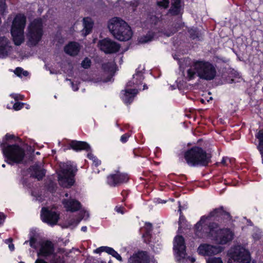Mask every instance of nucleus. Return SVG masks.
Returning <instances> with one entry per match:
<instances>
[{"instance_id":"64","label":"nucleus","mask_w":263,"mask_h":263,"mask_svg":"<svg viewBox=\"0 0 263 263\" xmlns=\"http://www.w3.org/2000/svg\"><path fill=\"white\" fill-rule=\"evenodd\" d=\"M2 166L3 167H4H4H6V165H5V164H3L2 165Z\"/></svg>"},{"instance_id":"45","label":"nucleus","mask_w":263,"mask_h":263,"mask_svg":"<svg viewBox=\"0 0 263 263\" xmlns=\"http://www.w3.org/2000/svg\"><path fill=\"white\" fill-rule=\"evenodd\" d=\"M129 194V191H128V190H123L121 192V195L123 197V199L122 200V202H124L126 201V200L127 199V198Z\"/></svg>"},{"instance_id":"58","label":"nucleus","mask_w":263,"mask_h":263,"mask_svg":"<svg viewBox=\"0 0 263 263\" xmlns=\"http://www.w3.org/2000/svg\"><path fill=\"white\" fill-rule=\"evenodd\" d=\"M226 160L227 158H226L225 157H223L221 160V163L223 165H226Z\"/></svg>"},{"instance_id":"7","label":"nucleus","mask_w":263,"mask_h":263,"mask_svg":"<svg viewBox=\"0 0 263 263\" xmlns=\"http://www.w3.org/2000/svg\"><path fill=\"white\" fill-rule=\"evenodd\" d=\"M28 37L31 45H36L44 34L43 25L41 18L34 20L28 26Z\"/></svg>"},{"instance_id":"41","label":"nucleus","mask_w":263,"mask_h":263,"mask_svg":"<svg viewBox=\"0 0 263 263\" xmlns=\"http://www.w3.org/2000/svg\"><path fill=\"white\" fill-rule=\"evenodd\" d=\"M109 248V247H107V246L100 247L96 249L94 251V252L96 253H102L103 252H106L107 253H108Z\"/></svg>"},{"instance_id":"55","label":"nucleus","mask_w":263,"mask_h":263,"mask_svg":"<svg viewBox=\"0 0 263 263\" xmlns=\"http://www.w3.org/2000/svg\"><path fill=\"white\" fill-rule=\"evenodd\" d=\"M9 248L11 251H13L14 250V246L11 243L8 245Z\"/></svg>"},{"instance_id":"62","label":"nucleus","mask_w":263,"mask_h":263,"mask_svg":"<svg viewBox=\"0 0 263 263\" xmlns=\"http://www.w3.org/2000/svg\"><path fill=\"white\" fill-rule=\"evenodd\" d=\"M64 196H65V197H68V196H69V194H68V193H66L65 194Z\"/></svg>"},{"instance_id":"6","label":"nucleus","mask_w":263,"mask_h":263,"mask_svg":"<svg viewBox=\"0 0 263 263\" xmlns=\"http://www.w3.org/2000/svg\"><path fill=\"white\" fill-rule=\"evenodd\" d=\"M194 66L198 71V77L205 80H213L216 75V70L214 65L209 62L196 61Z\"/></svg>"},{"instance_id":"17","label":"nucleus","mask_w":263,"mask_h":263,"mask_svg":"<svg viewBox=\"0 0 263 263\" xmlns=\"http://www.w3.org/2000/svg\"><path fill=\"white\" fill-rule=\"evenodd\" d=\"M62 202L67 211L75 212L79 211L82 208L81 202L74 199H63Z\"/></svg>"},{"instance_id":"18","label":"nucleus","mask_w":263,"mask_h":263,"mask_svg":"<svg viewBox=\"0 0 263 263\" xmlns=\"http://www.w3.org/2000/svg\"><path fill=\"white\" fill-rule=\"evenodd\" d=\"M69 149H72L76 152H89L91 150L89 144L85 141L71 140L69 143Z\"/></svg>"},{"instance_id":"14","label":"nucleus","mask_w":263,"mask_h":263,"mask_svg":"<svg viewBox=\"0 0 263 263\" xmlns=\"http://www.w3.org/2000/svg\"><path fill=\"white\" fill-rule=\"evenodd\" d=\"M198 253L203 256H212L220 252L218 247L209 244H201L198 248Z\"/></svg>"},{"instance_id":"29","label":"nucleus","mask_w":263,"mask_h":263,"mask_svg":"<svg viewBox=\"0 0 263 263\" xmlns=\"http://www.w3.org/2000/svg\"><path fill=\"white\" fill-rule=\"evenodd\" d=\"M24 32H18V31H11V34L13 37V41L16 46H20L24 42L23 36Z\"/></svg>"},{"instance_id":"8","label":"nucleus","mask_w":263,"mask_h":263,"mask_svg":"<svg viewBox=\"0 0 263 263\" xmlns=\"http://www.w3.org/2000/svg\"><path fill=\"white\" fill-rule=\"evenodd\" d=\"M77 171V169L74 170L71 165L63 169L62 175H59L58 176L59 184L65 188L71 187L75 182L74 177Z\"/></svg>"},{"instance_id":"34","label":"nucleus","mask_w":263,"mask_h":263,"mask_svg":"<svg viewBox=\"0 0 263 263\" xmlns=\"http://www.w3.org/2000/svg\"><path fill=\"white\" fill-rule=\"evenodd\" d=\"M101 68L105 72L114 73L115 71L114 65L111 62H108L103 63Z\"/></svg>"},{"instance_id":"10","label":"nucleus","mask_w":263,"mask_h":263,"mask_svg":"<svg viewBox=\"0 0 263 263\" xmlns=\"http://www.w3.org/2000/svg\"><path fill=\"white\" fill-rule=\"evenodd\" d=\"M98 46L100 49L106 54L117 53L121 47L119 44L108 37L100 40Z\"/></svg>"},{"instance_id":"56","label":"nucleus","mask_w":263,"mask_h":263,"mask_svg":"<svg viewBox=\"0 0 263 263\" xmlns=\"http://www.w3.org/2000/svg\"><path fill=\"white\" fill-rule=\"evenodd\" d=\"M22 75L23 76H24V77H27L29 75V72H28V71H27L26 70H24L23 69V71H22Z\"/></svg>"},{"instance_id":"38","label":"nucleus","mask_w":263,"mask_h":263,"mask_svg":"<svg viewBox=\"0 0 263 263\" xmlns=\"http://www.w3.org/2000/svg\"><path fill=\"white\" fill-rule=\"evenodd\" d=\"M169 0H162L157 2V5L158 7L163 8L164 9H167L169 6Z\"/></svg>"},{"instance_id":"60","label":"nucleus","mask_w":263,"mask_h":263,"mask_svg":"<svg viewBox=\"0 0 263 263\" xmlns=\"http://www.w3.org/2000/svg\"><path fill=\"white\" fill-rule=\"evenodd\" d=\"M138 151V149H134L133 150V153L135 155V156H139V155L137 153V152Z\"/></svg>"},{"instance_id":"26","label":"nucleus","mask_w":263,"mask_h":263,"mask_svg":"<svg viewBox=\"0 0 263 263\" xmlns=\"http://www.w3.org/2000/svg\"><path fill=\"white\" fill-rule=\"evenodd\" d=\"M144 233L142 234V237L144 239V242L148 244L151 241L152 236L153 226L150 222H146L144 230Z\"/></svg>"},{"instance_id":"12","label":"nucleus","mask_w":263,"mask_h":263,"mask_svg":"<svg viewBox=\"0 0 263 263\" xmlns=\"http://www.w3.org/2000/svg\"><path fill=\"white\" fill-rule=\"evenodd\" d=\"M175 243L174 245V249L180 257L184 258L186 253V246L184 237L181 235H177L174 239Z\"/></svg>"},{"instance_id":"48","label":"nucleus","mask_w":263,"mask_h":263,"mask_svg":"<svg viewBox=\"0 0 263 263\" xmlns=\"http://www.w3.org/2000/svg\"><path fill=\"white\" fill-rule=\"evenodd\" d=\"M10 96L13 98L15 101H18L19 100H23L24 98V96L21 95L17 94H11Z\"/></svg>"},{"instance_id":"49","label":"nucleus","mask_w":263,"mask_h":263,"mask_svg":"<svg viewBox=\"0 0 263 263\" xmlns=\"http://www.w3.org/2000/svg\"><path fill=\"white\" fill-rule=\"evenodd\" d=\"M115 210L116 212L122 214H124L125 213V209L122 206H116Z\"/></svg>"},{"instance_id":"3","label":"nucleus","mask_w":263,"mask_h":263,"mask_svg":"<svg viewBox=\"0 0 263 263\" xmlns=\"http://www.w3.org/2000/svg\"><path fill=\"white\" fill-rule=\"evenodd\" d=\"M108 28L114 37L120 41H128L132 37L130 27L119 17L112 18L108 23Z\"/></svg>"},{"instance_id":"22","label":"nucleus","mask_w":263,"mask_h":263,"mask_svg":"<svg viewBox=\"0 0 263 263\" xmlns=\"http://www.w3.org/2000/svg\"><path fill=\"white\" fill-rule=\"evenodd\" d=\"M205 215L201 217L200 219L194 226V233L196 238H201L203 237V228L205 230L206 228L205 226Z\"/></svg>"},{"instance_id":"53","label":"nucleus","mask_w":263,"mask_h":263,"mask_svg":"<svg viewBox=\"0 0 263 263\" xmlns=\"http://www.w3.org/2000/svg\"><path fill=\"white\" fill-rule=\"evenodd\" d=\"M87 157L89 159L92 160L96 156H94L91 153H89L87 154Z\"/></svg>"},{"instance_id":"46","label":"nucleus","mask_w":263,"mask_h":263,"mask_svg":"<svg viewBox=\"0 0 263 263\" xmlns=\"http://www.w3.org/2000/svg\"><path fill=\"white\" fill-rule=\"evenodd\" d=\"M36 241V238L34 236H31L29 240L30 246L32 248L35 249L36 248L35 245Z\"/></svg>"},{"instance_id":"50","label":"nucleus","mask_w":263,"mask_h":263,"mask_svg":"<svg viewBox=\"0 0 263 263\" xmlns=\"http://www.w3.org/2000/svg\"><path fill=\"white\" fill-rule=\"evenodd\" d=\"M23 71V68L22 67H16L14 71V73L19 77H22V73Z\"/></svg>"},{"instance_id":"59","label":"nucleus","mask_w":263,"mask_h":263,"mask_svg":"<svg viewBox=\"0 0 263 263\" xmlns=\"http://www.w3.org/2000/svg\"><path fill=\"white\" fill-rule=\"evenodd\" d=\"M81 230L84 232H86L87 230V228L86 226H83L81 227Z\"/></svg>"},{"instance_id":"28","label":"nucleus","mask_w":263,"mask_h":263,"mask_svg":"<svg viewBox=\"0 0 263 263\" xmlns=\"http://www.w3.org/2000/svg\"><path fill=\"white\" fill-rule=\"evenodd\" d=\"M181 1L174 0L171 4V7L168 10V12L172 16H177L180 14L181 10Z\"/></svg>"},{"instance_id":"25","label":"nucleus","mask_w":263,"mask_h":263,"mask_svg":"<svg viewBox=\"0 0 263 263\" xmlns=\"http://www.w3.org/2000/svg\"><path fill=\"white\" fill-rule=\"evenodd\" d=\"M20 138L15 136L14 135L7 133L4 137H3L2 141H0V148H3L5 147L7 145H11L8 143L11 140L14 142L20 141Z\"/></svg>"},{"instance_id":"4","label":"nucleus","mask_w":263,"mask_h":263,"mask_svg":"<svg viewBox=\"0 0 263 263\" xmlns=\"http://www.w3.org/2000/svg\"><path fill=\"white\" fill-rule=\"evenodd\" d=\"M5 161L9 165L21 164L25 157V149L18 144H12L7 145L1 148Z\"/></svg>"},{"instance_id":"31","label":"nucleus","mask_w":263,"mask_h":263,"mask_svg":"<svg viewBox=\"0 0 263 263\" xmlns=\"http://www.w3.org/2000/svg\"><path fill=\"white\" fill-rule=\"evenodd\" d=\"M155 35V32L152 31H148L147 33L138 39V42L141 44H144L152 41Z\"/></svg>"},{"instance_id":"1","label":"nucleus","mask_w":263,"mask_h":263,"mask_svg":"<svg viewBox=\"0 0 263 263\" xmlns=\"http://www.w3.org/2000/svg\"><path fill=\"white\" fill-rule=\"evenodd\" d=\"M183 159L191 167H206L212 162V155L199 146L195 145L185 150Z\"/></svg>"},{"instance_id":"54","label":"nucleus","mask_w":263,"mask_h":263,"mask_svg":"<svg viewBox=\"0 0 263 263\" xmlns=\"http://www.w3.org/2000/svg\"><path fill=\"white\" fill-rule=\"evenodd\" d=\"M13 239L12 238H9L5 240V243L9 245L12 243Z\"/></svg>"},{"instance_id":"15","label":"nucleus","mask_w":263,"mask_h":263,"mask_svg":"<svg viewBox=\"0 0 263 263\" xmlns=\"http://www.w3.org/2000/svg\"><path fill=\"white\" fill-rule=\"evenodd\" d=\"M138 93L136 88L125 89L121 92V98L126 105H130L134 101L135 97Z\"/></svg>"},{"instance_id":"13","label":"nucleus","mask_w":263,"mask_h":263,"mask_svg":"<svg viewBox=\"0 0 263 263\" xmlns=\"http://www.w3.org/2000/svg\"><path fill=\"white\" fill-rule=\"evenodd\" d=\"M26 23V17L23 14H18L12 22L11 31L24 32Z\"/></svg>"},{"instance_id":"27","label":"nucleus","mask_w":263,"mask_h":263,"mask_svg":"<svg viewBox=\"0 0 263 263\" xmlns=\"http://www.w3.org/2000/svg\"><path fill=\"white\" fill-rule=\"evenodd\" d=\"M83 24L84 27L83 34L84 36H86L91 32L93 22L91 17H85L83 19Z\"/></svg>"},{"instance_id":"19","label":"nucleus","mask_w":263,"mask_h":263,"mask_svg":"<svg viewBox=\"0 0 263 263\" xmlns=\"http://www.w3.org/2000/svg\"><path fill=\"white\" fill-rule=\"evenodd\" d=\"M28 170L31 172V176L39 181L42 180L46 175V170L42 168L38 164L31 165Z\"/></svg>"},{"instance_id":"21","label":"nucleus","mask_w":263,"mask_h":263,"mask_svg":"<svg viewBox=\"0 0 263 263\" xmlns=\"http://www.w3.org/2000/svg\"><path fill=\"white\" fill-rule=\"evenodd\" d=\"M234 253L237 257V259L242 263H250L251 255L250 252L243 248L236 249Z\"/></svg>"},{"instance_id":"32","label":"nucleus","mask_w":263,"mask_h":263,"mask_svg":"<svg viewBox=\"0 0 263 263\" xmlns=\"http://www.w3.org/2000/svg\"><path fill=\"white\" fill-rule=\"evenodd\" d=\"M190 37L192 40H201L200 33L198 29L196 27H192L188 29Z\"/></svg>"},{"instance_id":"40","label":"nucleus","mask_w":263,"mask_h":263,"mask_svg":"<svg viewBox=\"0 0 263 263\" xmlns=\"http://www.w3.org/2000/svg\"><path fill=\"white\" fill-rule=\"evenodd\" d=\"M149 21L152 25V27L156 26L159 21V18L156 15H152L149 18Z\"/></svg>"},{"instance_id":"61","label":"nucleus","mask_w":263,"mask_h":263,"mask_svg":"<svg viewBox=\"0 0 263 263\" xmlns=\"http://www.w3.org/2000/svg\"><path fill=\"white\" fill-rule=\"evenodd\" d=\"M148 88V87L146 85V84H144L143 85V89L144 90V89H147Z\"/></svg>"},{"instance_id":"57","label":"nucleus","mask_w":263,"mask_h":263,"mask_svg":"<svg viewBox=\"0 0 263 263\" xmlns=\"http://www.w3.org/2000/svg\"><path fill=\"white\" fill-rule=\"evenodd\" d=\"M133 84H135V82H132L131 81H129L127 83L126 86L132 87Z\"/></svg>"},{"instance_id":"20","label":"nucleus","mask_w":263,"mask_h":263,"mask_svg":"<svg viewBox=\"0 0 263 263\" xmlns=\"http://www.w3.org/2000/svg\"><path fill=\"white\" fill-rule=\"evenodd\" d=\"M234 234L229 228L220 229L219 238L221 244H226L233 239Z\"/></svg>"},{"instance_id":"9","label":"nucleus","mask_w":263,"mask_h":263,"mask_svg":"<svg viewBox=\"0 0 263 263\" xmlns=\"http://www.w3.org/2000/svg\"><path fill=\"white\" fill-rule=\"evenodd\" d=\"M129 177L127 173L116 171L115 173L110 174L106 177V183L110 187H118L127 183Z\"/></svg>"},{"instance_id":"11","label":"nucleus","mask_w":263,"mask_h":263,"mask_svg":"<svg viewBox=\"0 0 263 263\" xmlns=\"http://www.w3.org/2000/svg\"><path fill=\"white\" fill-rule=\"evenodd\" d=\"M41 219L43 222L54 226L58 223L60 219V214L55 211L44 207L41 210Z\"/></svg>"},{"instance_id":"35","label":"nucleus","mask_w":263,"mask_h":263,"mask_svg":"<svg viewBox=\"0 0 263 263\" xmlns=\"http://www.w3.org/2000/svg\"><path fill=\"white\" fill-rule=\"evenodd\" d=\"M133 78L136 79L135 85H138L141 84L144 79L143 72L139 70V68L136 70V73L133 75Z\"/></svg>"},{"instance_id":"47","label":"nucleus","mask_w":263,"mask_h":263,"mask_svg":"<svg viewBox=\"0 0 263 263\" xmlns=\"http://www.w3.org/2000/svg\"><path fill=\"white\" fill-rule=\"evenodd\" d=\"M207 263H223L220 257H214L209 259Z\"/></svg>"},{"instance_id":"23","label":"nucleus","mask_w":263,"mask_h":263,"mask_svg":"<svg viewBox=\"0 0 263 263\" xmlns=\"http://www.w3.org/2000/svg\"><path fill=\"white\" fill-rule=\"evenodd\" d=\"M80 45L77 42H71L66 45L64 48V51L71 56H75L80 51Z\"/></svg>"},{"instance_id":"33","label":"nucleus","mask_w":263,"mask_h":263,"mask_svg":"<svg viewBox=\"0 0 263 263\" xmlns=\"http://www.w3.org/2000/svg\"><path fill=\"white\" fill-rule=\"evenodd\" d=\"M255 137L259 141L257 149L259 152L263 153V129L259 130L256 134Z\"/></svg>"},{"instance_id":"36","label":"nucleus","mask_w":263,"mask_h":263,"mask_svg":"<svg viewBox=\"0 0 263 263\" xmlns=\"http://www.w3.org/2000/svg\"><path fill=\"white\" fill-rule=\"evenodd\" d=\"M178 211L179 212V218L178 221L179 229H180L185 224L187 221L182 212L181 205H179V209Z\"/></svg>"},{"instance_id":"42","label":"nucleus","mask_w":263,"mask_h":263,"mask_svg":"<svg viewBox=\"0 0 263 263\" xmlns=\"http://www.w3.org/2000/svg\"><path fill=\"white\" fill-rule=\"evenodd\" d=\"M7 9V6L5 2L0 1V13L1 14L4 15L6 13Z\"/></svg>"},{"instance_id":"44","label":"nucleus","mask_w":263,"mask_h":263,"mask_svg":"<svg viewBox=\"0 0 263 263\" xmlns=\"http://www.w3.org/2000/svg\"><path fill=\"white\" fill-rule=\"evenodd\" d=\"M131 135L128 133H125L121 136L120 138V141L122 143H125L128 140L129 138L130 137Z\"/></svg>"},{"instance_id":"43","label":"nucleus","mask_w":263,"mask_h":263,"mask_svg":"<svg viewBox=\"0 0 263 263\" xmlns=\"http://www.w3.org/2000/svg\"><path fill=\"white\" fill-rule=\"evenodd\" d=\"M25 105V103L20 102H15L13 106V108L15 110H20L22 108H23L24 106Z\"/></svg>"},{"instance_id":"37","label":"nucleus","mask_w":263,"mask_h":263,"mask_svg":"<svg viewBox=\"0 0 263 263\" xmlns=\"http://www.w3.org/2000/svg\"><path fill=\"white\" fill-rule=\"evenodd\" d=\"M108 254L116 258L118 260L122 261V258L121 255L112 248L109 247Z\"/></svg>"},{"instance_id":"5","label":"nucleus","mask_w":263,"mask_h":263,"mask_svg":"<svg viewBox=\"0 0 263 263\" xmlns=\"http://www.w3.org/2000/svg\"><path fill=\"white\" fill-rule=\"evenodd\" d=\"M54 251L53 243L49 240H46L41 243L37 256L44 257L52 256L50 263H65L64 257L58 255Z\"/></svg>"},{"instance_id":"2","label":"nucleus","mask_w":263,"mask_h":263,"mask_svg":"<svg viewBox=\"0 0 263 263\" xmlns=\"http://www.w3.org/2000/svg\"><path fill=\"white\" fill-rule=\"evenodd\" d=\"M205 217V230L211 234H217V231L220 229L219 224L226 226L232 219L230 213L225 210L223 206L213 209Z\"/></svg>"},{"instance_id":"63","label":"nucleus","mask_w":263,"mask_h":263,"mask_svg":"<svg viewBox=\"0 0 263 263\" xmlns=\"http://www.w3.org/2000/svg\"><path fill=\"white\" fill-rule=\"evenodd\" d=\"M36 155H40V153L39 152H36Z\"/></svg>"},{"instance_id":"16","label":"nucleus","mask_w":263,"mask_h":263,"mask_svg":"<svg viewBox=\"0 0 263 263\" xmlns=\"http://www.w3.org/2000/svg\"><path fill=\"white\" fill-rule=\"evenodd\" d=\"M149 257L145 251H140L134 254L128 260V263H149Z\"/></svg>"},{"instance_id":"39","label":"nucleus","mask_w":263,"mask_h":263,"mask_svg":"<svg viewBox=\"0 0 263 263\" xmlns=\"http://www.w3.org/2000/svg\"><path fill=\"white\" fill-rule=\"evenodd\" d=\"M91 64V60L86 57L82 61L81 66L84 69H88L90 67Z\"/></svg>"},{"instance_id":"51","label":"nucleus","mask_w":263,"mask_h":263,"mask_svg":"<svg viewBox=\"0 0 263 263\" xmlns=\"http://www.w3.org/2000/svg\"><path fill=\"white\" fill-rule=\"evenodd\" d=\"M6 218V215L3 213L0 212V227L3 224Z\"/></svg>"},{"instance_id":"52","label":"nucleus","mask_w":263,"mask_h":263,"mask_svg":"<svg viewBox=\"0 0 263 263\" xmlns=\"http://www.w3.org/2000/svg\"><path fill=\"white\" fill-rule=\"evenodd\" d=\"M93 163L96 166H98L101 164V161L97 157H96L93 160H92Z\"/></svg>"},{"instance_id":"30","label":"nucleus","mask_w":263,"mask_h":263,"mask_svg":"<svg viewBox=\"0 0 263 263\" xmlns=\"http://www.w3.org/2000/svg\"><path fill=\"white\" fill-rule=\"evenodd\" d=\"M198 76V71L197 69L194 66V63L192 66L189 68L186 71V76L185 77V80L188 81L194 80L196 77Z\"/></svg>"},{"instance_id":"24","label":"nucleus","mask_w":263,"mask_h":263,"mask_svg":"<svg viewBox=\"0 0 263 263\" xmlns=\"http://www.w3.org/2000/svg\"><path fill=\"white\" fill-rule=\"evenodd\" d=\"M9 43V40L5 36L0 37V58H5L8 56Z\"/></svg>"}]
</instances>
